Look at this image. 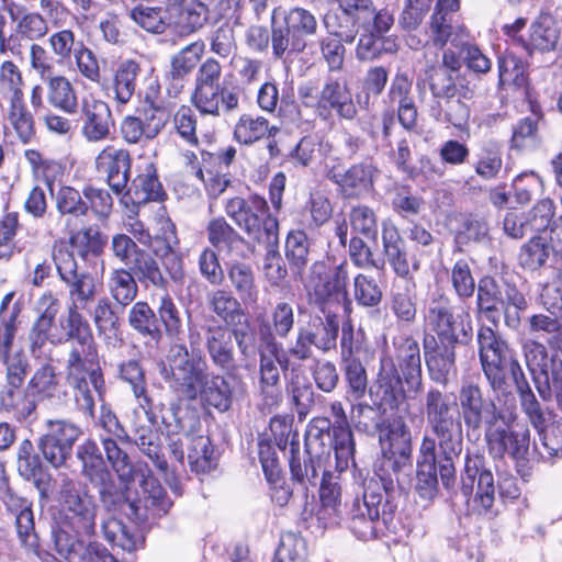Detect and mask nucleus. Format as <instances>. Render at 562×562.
Instances as JSON below:
<instances>
[{
	"mask_svg": "<svg viewBox=\"0 0 562 562\" xmlns=\"http://www.w3.org/2000/svg\"><path fill=\"white\" fill-rule=\"evenodd\" d=\"M380 446L375 475L383 496L391 499L396 488L404 491L409 485L413 470L412 432L402 418L393 419L390 428L381 434Z\"/></svg>",
	"mask_w": 562,
	"mask_h": 562,
	"instance_id": "f257e3e1",
	"label": "nucleus"
},
{
	"mask_svg": "<svg viewBox=\"0 0 562 562\" xmlns=\"http://www.w3.org/2000/svg\"><path fill=\"white\" fill-rule=\"evenodd\" d=\"M318 22L313 12L303 7L276 8L271 14V48L278 60H288L303 53L307 40L317 34Z\"/></svg>",
	"mask_w": 562,
	"mask_h": 562,
	"instance_id": "f03ea898",
	"label": "nucleus"
},
{
	"mask_svg": "<svg viewBox=\"0 0 562 562\" xmlns=\"http://www.w3.org/2000/svg\"><path fill=\"white\" fill-rule=\"evenodd\" d=\"M166 360L160 373L169 387L184 400L195 401L210 372L201 351H190L183 341H176L170 345Z\"/></svg>",
	"mask_w": 562,
	"mask_h": 562,
	"instance_id": "7ed1b4c3",
	"label": "nucleus"
},
{
	"mask_svg": "<svg viewBox=\"0 0 562 562\" xmlns=\"http://www.w3.org/2000/svg\"><path fill=\"white\" fill-rule=\"evenodd\" d=\"M382 254L384 258H375L371 247L360 237L353 236L348 244V255L351 262L359 269L384 270L385 263L401 278H406L409 263L405 240L397 226L391 221H383L381 225Z\"/></svg>",
	"mask_w": 562,
	"mask_h": 562,
	"instance_id": "20e7f679",
	"label": "nucleus"
},
{
	"mask_svg": "<svg viewBox=\"0 0 562 562\" xmlns=\"http://www.w3.org/2000/svg\"><path fill=\"white\" fill-rule=\"evenodd\" d=\"M267 201L255 194L249 200L234 196L226 201L225 213L249 238L265 247H277L279 244V222L276 217L267 215L263 220L260 214L268 212Z\"/></svg>",
	"mask_w": 562,
	"mask_h": 562,
	"instance_id": "39448f33",
	"label": "nucleus"
},
{
	"mask_svg": "<svg viewBox=\"0 0 562 562\" xmlns=\"http://www.w3.org/2000/svg\"><path fill=\"white\" fill-rule=\"evenodd\" d=\"M396 505L383 496L378 481L370 480L364 485L362 499H356L350 510V530L361 540L373 539L380 525L389 527Z\"/></svg>",
	"mask_w": 562,
	"mask_h": 562,
	"instance_id": "423d86ee",
	"label": "nucleus"
},
{
	"mask_svg": "<svg viewBox=\"0 0 562 562\" xmlns=\"http://www.w3.org/2000/svg\"><path fill=\"white\" fill-rule=\"evenodd\" d=\"M425 326L435 333L438 341L467 345L472 340L471 316L465 311L457 312L452 301L445 293H435L424 310Z\"/></svg>",
	"mask_w": 562,
	"mask_h": 562,
	"instance_id": "0eeeda50",
	"label": "nucleus"
},
{
	"mask_svg": "<svg viewBox=\"0 0 562 562\" xmlns=\"http://www.w3.org/2000/svg\"><path fill=\"white\" fill-rule=\"evenodd\" d=\"M527 368L543 402L555 401L562 412V360L536 340L524 345Z\"/></svg>",
	"mask_w": 562,
	"mask_h": 562,
	"instance_id": "6e6552de",
	"label": "nucleus"
},
{
	"mask_svg": "<svg viewBox=\"0 0 562 562\" xmlns=\"http://www.w3.org/2000/svg\"><path fill=\"white\" fill-rule=\"evenodd\" d=\"M459 417L468 435L484 436L499 423H505L506 415L496 403L486 396L481 386L473 382L463 383L459 390Z\"/></svg>",
	"mask_w": 562,
	"mask_h": 562,
	"instance_id": "1a4fd4ad",
	"label": "nucleus"
},
{
	"mask_svg": "<svg viewBox=\"0 0 562 562\" xmlns=\"http://www.w3.org/2000/svg\"><path fill=\"white\" fill-rule=\"evenodd\" d=\"M479 358L483 374L493 392L504 390L508 364L516 358L514 350L490 326L477 330Z\"/></svg>",
	"mask_w": 562,
	"mask_h": 562,
	"instance_id": "9d476101",
	"label": "nucleus"
},
{
	"mask_svg": "<svg viewBox=\"0 0 562 562\" xmlns=\"http://www.w3.org/2000/svg\"><path fill=\"white\" fill-rule=\"evenodd\" d=\"M479 358L483 374L493 392L504 390L508 364L516 358L514 350L490 326L477 330Z\"/></svg>",
	"mask_w": 562,
	"mask_h": 562,
	"instance_id": "9b49d317",
	"label": "nucleus"
},
{
	"mask_svg": "<svg viewBox=\"0 0 562 562\" xmlns=\"http://www.w3.org/2000/svg\"><path fill=\"white\" fill-rule=\"evenodd\" d=\"M423 414L429 431L442 441L463 440L464 430L456 403L438 387H429L423 396Z\"/></svg>",
	"mask_w": 562,
	"mask_h": 562,
	"instance_id": "f8f14e48",
	"label": "nucleus"
},
{
	"mask_svg": "<svg viewBox=\"0 0 562 562\" xmlns=\"http://www.w3.org/2000/svg\"><path fill=\"white\" fill-rule=\"evenodd\" d=\"M53 259L60 280L68 289V306L87 308L97 295L94 277L87 271H79L72 251L64 243L54 246Z\"/></svg>",
	"mask_w": 562,
	"mask_h": 562,
	"instance_id": "ddd939ff",
	"label": "nucleus"
},
{
	"mask_svg": "<svg viewBox=\"0 0 562 562\" xmlns=\"http://www.w3.org/2000/svg\"><path fill=\"white\" fill-rule=\"evenodd\" d=\"M59 494L71 529L78 536L94 535L98 506L93 496L67 476L61 481Z\"/></svg>",
	"mask_w": 562,
	"mask_h": 562,
	"instance_id": "4468645a",
	"label": "nucleus"
},
{
	"mask_svg": "<svg viewBox=\"0 0 562 562\" xmlns=\"http://www.w3.org/2000/svg\"><path fill=\"white\" fill-rule=\"evenodd\" d=\"M490 453L497 458L508 454L517 462L518 472L525 481L530 472L525 469L530 448V431L527 426H509L507 418L485 435Z\"/></svg>",
	"mask_w": 562,
	"mask_h": 562,
	"instance_id": "2eb2a0df",
	"label": "nucleus"
},
{
	"mask_svg": "<svg viewBox=\"0 0 562 562\" xmlns=\"http://www.w3.org/2000/svg\"><path fill=\"white\" fill-rule=\"evenodd\" d=\"M81 435L80 426L69 419H47L45 432L40 437L37 447L44 459L57 469L70 458Z\"/></svg>",
	"mask_w": 562,
	"mask_h": 562,
	"instance_id": "dca6fc26",
	"label": "nucleus"
},
{
	"mask_svg": "<svg viewBox=\"0 0 562 562\" xmlns=\"http://www.w3.org/2000/svg\"><path fill=\"white\" fill-rule=\"evenodd\" d=\"M374 21L378 30L384 31L391 23H394V18L386 9H382L379 11V14L369 15L367 21H355L353 30L345 33H340L335 27L324 24L328 35L322 38L319 46L322 56L330 71H340L344 67L346 54L344 43L351 44L360 32V26L368 27Z\"/></svg>",
	"mask_w": 562,
	"mask_h": 562,
	"instance_id": "f3484780",
	"label": "nucleus"
},
{
	"mask_svg": "<svg viewBox=\"0 0 562 562\" xmlns=\"http://www.w3.org/2000/svg\"><path fill=\"white\" fill-rule=\"evenodd\" d=\"M259 386L265 397L276 398L279 394L280 370L286 371L290 360L283 353L282 344L271 330L260 329L259 334Z\"/></svg>",
	"mask_w": 562,
	"mask_h": 562,
	"instance_id": "a211bd4d",
	"label": "nucleus"
},
{
	"mask_svg": "<svg viewBox=\"0 0 562 562\" xmlns=\"http://www.w3.org/2000/svg\"><path fill=\"white\" fill-rule=\"evenodd\" d=\"M322 324L321 336L308 326H300L296 330L294 340L288 348V356L299 360L307 361L313 358L316 347L323 352H328L336 348L339 333V319L336 313L328 312Z\"/></svg>",
	"mask_w": 562,
	"mask_h": 562,
	"instance_id": "6ab92c4d",
	"label": "nucleus"
},
{
	"mask_svg": "<svg viewBox=\"0 0 562 562\" xmlns=\"http://www.w3.org/2000/svg\"><path fill=\"white\" fill-rule=\"evenodd\" d=\"M66 379L89 378L91 386L103 401L105 381L99 366L95 341L70 345L64 362Z\"/></svg>",
	"mask_w": 562,
	"mask_h": 562,
	"instance_id": "aec40b11",
	"label": "nucleus"
},
{
	"mask_svg": "<svg viewBox=\"0 0 562 562\" xmlns=\"http://www.w3.org/2000/svg\"><path fill=\"white\" fill-rule=\"evenodd\" d=\"M476 494L475 502L481 506L484 513L492 509L495 501L494 476L491 470L485 468V458L480 453H467L464 465L461 472V492L469 497L473 491L475 481Z\"/></svg>",
	"mask_w": 562,
	"mask_h": 562,
	"instance_id": "412c9836",
	"label": "nucleus"
},
{
	"mask_svg": "<svg viewBox=\"0 0 562 562\" xmlns=\"http://www.w3.org/2000/svg\"><path fill=\"white\" fill-rule=\"evenodd\" d=\"M131 484L116 483L112 473L92 483L98 491L101 506L108 513H124L130 518L144 517V509L133 496Z\"/></svg>",
	"mask_w": 562,
	"mask_h": 562,
	"instance_id": "4be33fe9",
	"label": "nucleus"
},
{
	"mask_svg": "<svg viewBox=\"0 0 562 562\" xmlns=\"http://www.w3.org/2000/svg\"><path fill=\"white\" fill-rule=\"evenodd\" d=\"M292 441V451L289 457V468L293 487L307 498L310 487H315L318 483V472L322 467V456L324 451L315 448L301 450L300 442Z\"/></svg>",
	"mask_w": 562,
	"mask_h": 562,
	"instance_id": "5701e85b",
	"label": "nucleus"
},
{
	"mask_svg": "<svg viewBox=\"0 0 562 562\" xmlns=\"http://www.w3.org/2000/svg\"><path fill=\"white\" fill-rule=\"evenodd\" d=\"M38 7L44 14L27 10L14 27L16 38L35 42L45 37L49 32V21L57 25L66 13L65 7L57 0H40Z\"/></svg>",
	"mask_w": 562,
	"mask_h": 562,
	"instance_id": "b1692460",
	"label": "nucleus"
},
{
	"mask_svg": "<svg viewBox=\"0 0 562 562\" xmlns=\"http://www.w3.org/2000/svg\"><path fill=\"white\" fill-rule=\"evenodd\" d=\"M131 164L128 150L114 146H106L94 159L97 171L105 176L109 187L116 194L127 188Z\"/></svg>",
	"mask_w": 562,
	"mask_h": 562,
	"instance_id": "393cba45",
	"label": "nucleus"
},
{
	"mask_svg": "<svg viewBox=\"0 0 562 562\" xmlns=\"http://www.w3.org/2000/svg\"><path fill=\"white\" fill-rule=\"evenodd\" d=\"M427 43L439 49L448 43L458 48L469 38V32L458 19L457 12L440 10H432L427 22Z\"/></svg>",
	"mask_w": 562,
	"mask_h": 562,
	"instance_id": "a878e982",
	"label": "nucleus"
},
{
	"mask_svg": "<svg viewBox=\"0 0 562 562\" xmlns=\"http://www.w3.org/2000/svg\"><path fill=\"white\" fill-rule=\"evenodd\" d=\"M204 348L213 366L231 373L237 369L232 335L224 325H207L202 328Z\"/></svg>",
	"mask_w": 562,
	"mask_h": 562,
	"instance_id": "bb28decb",
	"label": "nucleus"
},
{
	"mask_svg": "<svg viewBox=\"0 0 562 562\" xmlns=\"http://www.w3.org/2000/svg\"><path fill=\"white\" fill-rule=\"evenodd\" d=\"M316 109L318 115L324 120L329 117L333 110L340 119L347 121H352L358 114L350 90L336 79H329L324 85L317 99Z\"/></svg>",
	"mask_w": 562,
	"mask_h": 562,
	"instance_id": "cd10ccee",
	"label": "nucleus"
},
{
	"mask_svg": "<svg viewBox=\"0 0 562 562\" xmlns=\"http://www.w3.org/2000/svg\"><path fill=\"white\" fill-rule=\"evenodd\" d=\"M434 347H429L428 339L424 340V355L430 379L437 384L446 386L457 373L456 345L459 342L436 341L430 338Z\"/></svg>",
	"mask_w": 562,
	"mask_h": 562,
	"instance_id": "c85d7f7f",
	"label": "nucleus"
},
{
	"mask_svg": "<svg viewBox=\"0 0 562 562\" xmlns=\"http://www.w3.org/2000/svg\"><path fill=\"white\" fill-rule=\"evenodd\" d=\"M395 357L408 391L420 392L423 387L422 357L418 341L409 335L393 341Z\"/></svg>",
	"mask_w": 562,
	"mask_h": 562,
	"instance_id": "c756f323",
	"label": "nucleus"
},
{
	"mask_svg": "<svg viewBox=\"0 0 562 562\" xmlns=\"http://www.w3.org/2000/svg\"><path fill=\"white\" fill-rule=\"evenodd\" d=\"M138 477L139 486L142 488V497H136V502L139 503L145 515L144 517H133V519L145 521L149 516H165L173 505V502L170 499L167 491L154 476L148 467L138 475Z\"/></svg>",
	"mask_w": 562,
	"mask_h": 562,
	"instance_id": "7c9ffc66",
	"label": "nucleus"
},
{
	"mask_svg": "<svg viewBox=\"0 0 562 562\" xmlns=\"http://www.w3.org/2000/svg\"><path fill=\"white\" fill-rule=\"evenodd\" d=\"M379 169L371 162H359L344 172L331 170L328 178L335 182L346 196H361L374 187Z\"/></svg>",
	"mask_w": 562,
	"mask_h": 562,
	"instance_id": "2f4dec72",
	"label": "nucleus"
},
{
	"mask_svg": "<svg viewBox=\"0 0 562 562\" xmlns=\"http://www.w3.org/2000/svg\"><path fill=\"white\" fill-rule=\"evenodd\" d=\"M55 548L67 562H119L102 544H86L64 531L55 535Z\"/></svg>",
	"mask_w": 562,
	"mask_h": 562,
	"instance_id": "473e14b6",
	"label": "nucleus"
},
{
	"mask_svg": "<svg viewBox=\"0 0 562 562\" xmlns=\"http://www.w3.org/2000/svg\"><path fill=\"white\" fill-rule=\"evenodd\" d=\"M167 11L182 36L195 33L209 19L207 7L199 0H169Z\"/></svg>",
	"mask_w": 562,
	"mask_h": 562,
	"instance_id": "72a5a7b5",
	"label": "nucleus"
},
{
	"mask_svg": "<svg viewBox=\"0 0 562 562\" xmlns=\"http://www.w3.org/2000/svg\"><path fill=\"white\" fill-rule=\"evenodd\" d=\"M81 113V134L88 142L97 143L110 136L113 117L108 103L95 99L83 100Z\"/></svg>",
	"mask_w": 562,
	"mask_h": 562,
	"instance_id": "f704fd0d",
	"label": "nucleus"
},
{
	"mask_svg": "<svg viewBox=\"0 0 562 562\" xmlns=\"http://www.w3.org/2000/svg\"><path fill=\"white\" fill-rule=\"evenodd\" d=\"M403 380L394 360L391 357H383L375 381L380 405H385L391 409L398 408L406 397Z\"/></svg>",
	"mask_w": 562,
	"mask_h": 562,
	"instance_id": "c9c22d12",
	"label": "nucleus"
},
{
	"mask_svg": "<svg viewBox=\"0 0 562 562\" xmlns=\"http://www.w3.org/2000/svg\"><path fill=\"white\" fill-rule=\"evenodd\" d=\"M507 372L510 373L521 411L535 428H540L547 422L546 413L517 358L508 364Z\"/></svg>",
	"mask_w": 562,
	"mask_h": 562,
	"instance_id": "e433bc0d",
	"label": "nucleus"
},
{
	"mask_svg": "<svg viewBox=\"0 0 562 562\" xmlns=\"http://www.w3.org/2000/svg\"><path fill=\"white\" fill-rule=\"evenodd\" d=\"M338 8L324 16V24L341 32L353 30L355 21H367L369 15L379 14L372 0H336Z\"/></svg>",
	"mask_w": 562,
	"mask_h": 562,
	"instance_id": "4c0bfd02",
	"label": "nucleus"
},
{
	"mask_svg": "<svg viewBox=\"0 0 562 562\" xmlns=\"http://www.w3.org/2000/svg\"><path fill=\"white\" fill-rule=\"evenodd\" d=\"M16 468L19 474L26 481L33 482L42 496H45L50 475L45 471L40 456L35 452L30 439H23L16 449Z\"/></svg>",
	"mask_w": 562,
	"mask_h": 562,
	"instance_id": "58836bf2",
	"label": "nucleus"
},
{
	"mask_svg": "<svg viewBox=\"0 0 562 562\" xmlns=\"http://www.w3.org/2000/svg\"><path fill=\"white\" fill-rule=\"evenodd\" d=\"M192 102L201 113L218 116L221 111L232 112L237 109L239 95L222 86L200 88L194 89Z\"/></svg>",
	"mask_w": 562,
	"mask_h": 562,
	"instance_id": "ea45409f",
	"label": "nucleus"
},
{
	"mask_svg": "<svg viewBox=\"0 0 562 562\" xmlns=\"http://www.w3.org/2000/svg\"><path fill=\"white\" fill-rule=\"evenodd\" d=\"M82 307L68 306L58 319L59 333L52 336V342L80 345L94 341L88 319L80 313Z\"/></svg>",
	"mask_w": 562,
	"mask_h": 562,
	"instance_id": "a19ab883",
	"label": "nucleus"
},
{
	"mask_svg": "<svg viewBox=\"0 0 562 562\" xmlns=\"http://www.w3.org/2000/svg\"><path fill=\"white\" fill-rule=\"evenodd\" d=\"M119 443L120 440L113 437L101 438L105 461L117 475L119 482L133 483L148 465L142 462L133 463L128 453Z\"/></svg>",
	"mask_w": 562,
	"mask_h": 562,
	"instance_id": "79ce46f5",
	"label": "nucleus"
},
{
	"mask_svg": "<svg viewBox=\"0 0 562 562\" xmlns=\"http://www.w3.org/2000/svg\"><path fill=\"white\" fill-rule=\"evenodd\" d=\"M164 229V246L155 250V254L160 258L161 265L167 271L169 278L176 283H182L184 279L183 259L177 250L179 239L176 234V225L166 218L162 224Z\"/></svg>",
	"mask_w": 562,
	"mask_h": 562,
	"instance_id": "37998d69",
	"label": "nucleus"
},
{
	"mask_svg": "<svg viewBox=\"0 0 562 562\" xmlns=\"http://www.w3.org/2000/svg\"><path fill=\"white\" fill-rule=\"evenodd\" d=\"M226 272L234 294L246 306L256 304L259 297V286L251 265L234 260L231 263H226Z\"/></svg>",
	"mask_w": 562,
	"mask_h": 562,
	"instance_id": "c03bdc74",
	"label": "nucleus"
},
{
	"mask_svg": "<svg viewBox=\"0 0 562 562\" xmlns=\"http://www.w3.org/2000/svg\"><path fill=\"white\" fill-rule=\"evenodd\" d=\"M321 508L318 519L326 525H339L342 518L341 488L338 477L330 472H324L319 486Z\"/></svg>",
	"mask_w": 562,
	"mask_h": 562,
	"instance_id": "a18cd8bd",
	"label": "nucleus"
},
{
	"mask_svg": "<svg viewBox=\"0 0 562 562\" xmlns=\"http://www.w3.org/2000/svg\"><path fill=\"white\" fill-rule=\"evenodd\" d=\"M457 97L438 101V109L432 108L434 116L439 122L450 123L458 130H464L471 115L467 100L472 99L473 91L468 87H461Z\"/></svg>",
	"mask_w": 562,
	"mask_h": 562,
	"instance_id": "49530a36",
	"label": "nucleus"
},
{
	"mask_svg": "<svg viewBox=\"0 0 562 562\" xmlns=\"http://www.w3.org/2000/svg\"><path fill=\"white\" fill-rule=\"evenodd\" d=\"M105 286L111 299L122 308L130 306L139 292L134 274L126 267L112 268L106 274Z\"/></svg>",
	"mask_w": 562,
	"mask_h": 562,
	"instance_id": "de8ad7c7",
	"label": "nucleus"
},
{
	"mask_svg": "<svg viewBox=\"0 0 562 562\" xmlns=\"http://www.w3.org/2000/svg\"><path fill=\"white\" fill-rule=\"evenodd\" d=\"M198 398L218 412H227L233 404L232 386L224 375L209 372L196 394Z\"/></svg>",
	"mask_w": 562,
	"mask_h": 562,
	"instance_id": "09e8293b",
	"label": "nucleus"
},
{
	"mask_svg": "<svg viewBox=\"0 0 562 562\" xmlns=\"http://www.w3.org/2000/svg\"><path fill=\"white\" fill-rule=\"evenodd\" d=\"M126 268L134 274L137 284L145 289L167 290L168 278L164 274L158 260L147 250L144 249Z\"/></svg>",
	"mask_w": 562,
	"mask_h": 562,
	"instance_id": "8fccbe9b",
	"label": "nucleus"
},
{
	"mask_svg": "<svg viewBox=\"0 0 562 562\" xmlns=\"http://www.w3.org/2000/svg\"><path fill=\"white\" fill-rule=\"evenodd\" d=\"M124 443L135 445L154 463L159 472L166 474L169 471V463L164 453L161 438L151 427H137L133 436H130V441H124Z\"/></svg>",
	"mask_w": 562,
	"mask_h": 562,
	"instance_id": "3c124183",
	"label": "nucleus"
},
{
	"mask_svg": "<svg viewBox=\"0 0 562 562\" xmlns=\"http://www.w3.org/2000/svg\"><path fill=\"white\" fill-rule=\"evenodd\" d=\"M127 324L138 335L154 341H160L162 329L158 324L156 311L146 301L133 302L127 312Z\"/></svg>",
	"mask_w": 562,
	"mask_h": 562,
	"instance_id": "603ef678",
	"label": "nucleus"
},
{
	"mask_svg": "<svg viewBox=\"0 0 562 562\" xmlns=\"http://www.w3.org/2000/svg\"><path fill=\"white\" fill-rule=\"evenodd\" d=\"M313 300L317 308L326 316L335 313L334 307L342 306L346 314L351 313V300L348 291H342L325 277L313 282Z\"/></svg>",
	"mask_w": 562,
	"mask_h": 562,
	"instance_id": "864d4df0",
	"label": "nucleus"
},
{
	"mask_svg": "<svg viewBox=\"0 0 562 562\" xmlns=\"http://www.w3.org/2000/svg\"><path fill=\"white\" fill-rule=\"evenodd\" d=\"M76 457L81 465V474L91 484L111 473L102 451L92 439H86L77 447Z\"/></svg>",
	"mask_w": 562,
	"mask_h": 562,
	"instance_id": "5fc2aeb1",
	"label": "nucleus"
},
{
	"mask_svg": "<svg viewBox=\"0 0 562 562\" xmlns=\"http://www.w3.org/2000/svg\"><path fill=\"white\" fill-rule=\"evenodd\" d=\"M47 87V102L55 109L68 114H75L78 100L71 82L61 75H53L43 80Z\"/></svg>",
	"mask_w": 562,
	"mask_h": 562,
	"instance_id": "6e6d98bb",
	"label": "nucleus"
},
{
	"mask_svg": "<svg viewBox=\"0 0 562 562\" xmlns=\"http://www.w3.org/2000/svg\"><path fill=\"white\" fill-rule=\"evenodd\" d=\"M439 459L436 460V472L442 486L447 491H454L457 484V469L454 461L463 450V440L438 442Z\"/></svg>",
	"mask_w": 562,
	"mask_h": 562,
	"instance_id": "4d7b16f0",
	"label": "nucleus"
},
{
	"mask_svg": "<svg viewBox=\"0 0 562 562\" xmlns=\"http://www.w3.org/2000/svg\"><path fill=\"white\" fill-rule=\"evenodd\" d=\"M41 305L45 306V308L34 322L29 334L30 350L32 353L40 350L48 340V333L54 324L59 306L58 300L52 294L43 295Z\"/></svg>",
	"mask_w": 562,
	"mask_h": 562,
	"instance_id": "13d9d810",
	"label": "nucleus"
},
{
	"mask_svg": "<svg viewBox=\"0 0 562 562\" xmlns=\"http://www.w3.org/2000/svg\"><path fill=\"white\" fill-rule=\"evenodd\" d=\"M13 518L18 540L29 551H35L40 546V537L35 528L33 503L5 510Z\"/></svg>",
	"mask_w": 562,
	"mask_h": 562,
	"instance_id": "bf43d9fd",
	"label": "nucleus"
},
{
	"mask_svg": "<svg viewBox=\"0 0 562 562\" xmlns=\"http://www.w3.org/2000/svg\"><path fill=\"white\" fill-rule=\"evenodd\" d=\"M311 240L302 229L289 232L285 240V258L293 274L302 277L310 261Z\"/></svg>",
	"mask_w": 562,
	"mask_h": 562,
	"instance_id": "052dcab7",
	"label": "nucleus"
},
{
	"mask_svg": "<svg viewBox=\"0 0 562 562\" xmlns=\"http://www.w3.org/2000/svg\"><path fill=\"white\" fill-rule=\"evenodd\" d=\"M188 446V461L192 471L204 473L214 465L213 448L209 437L195 434L194 430L188 431L183 436Z\"/></svg>",
	"mask_w": 562,
	"mask_h": 562,
	"instance_id": "680f3d73",
	"label": "nucleus"
},
{
	"mask_svg": "<svg viewBox=\"0 0 562 562\" xmlns=\"http://www.w3.org/2000/svg\"><path fill=\"white\" fill-rule=\"evenodd\" d=\"M140 74V66L133 59H125L121 61L113 77V92L114 99L121 103L126 104L131 101L137 87V77Z\"/></svg>",
	"mask_w": 562,
	"mask_h": 562,
	"instance_id": "e2e57ef3",
	"label": "nucleus"
},
{
	"mask_svg": "<svg viewBox=\"0 0 562 562\" xmlns=\"http://www.w3.org/2000/svg\"><path fill=\"white\" fill-rule=\"evenodd\" d=\"M233 292L217 289L207 294L209 308L226 325L232 324L247 311Z\"/></svg>",
	"mask_w": 562,
	"mask_h": 562,
	"instance_id": "0e129e2a",
	"label": "nucleus"
},
{
	"mask_svg": "<svg viewBox=\"0 0 562 562\" xmlns=\"http://www.w3.org/2000/svg\"><path fill=\"white\" fill-rule=\"evenodd\" d=\"M278 132V127H269V122L263 116L244 114L235 125L234 138L240 144L251 145L262 138L267 133L269 138H271Z\"/></svg>",
	"mask_w": 562,
	"mask_h": 562,
	"instance_id": "69168bd1",
	"label": "nucleus"
},
{
	"mask_svg": "<svg viewBox=\"0 0 562 562\" xmlns=\"http://www.w3.org/2000/svg\"><path fill=\"white\" fill-rule=\"evenodd\" d=\"M106 244V237L95 226H89L72 234L69 238V245L72 254H77L86 260L90 255L99 256L102 254ZM71 251V249L69 248Z\"/></svg>",
	"mask_w": 562,
	"mask_h": 562,
	"instance_id": "338daca9",
	"label": "nucleus"
},
{
	"mask_svg": "<svg viewBox=\"0 0 562 562\" xmlns=\"http://www.w3.org/2000/svg\"><path fill=\"white\" fill-rule=\"evenodd\" d=\"M158 324L164 327L165 334L169 339L181 341L183 335V322L180 310L169 294H165L159 299L156 311Z\"/></svg>",
	"mask_w": 562,
	"mask_h": 562,
	"instance_id": "774afa93",
	"label": "nucleus"
}]
</instances>
